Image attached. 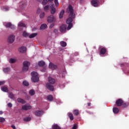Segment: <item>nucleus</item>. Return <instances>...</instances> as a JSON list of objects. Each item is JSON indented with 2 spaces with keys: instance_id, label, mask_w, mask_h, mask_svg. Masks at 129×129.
<instances>
[{
  "instance_id": "f257e3e1",
  "label": "nucleus",
  "mask_w": 129,
  "mask_h": 129,
  "mask_svg": "<svg viewBox=\"0 0 129 129\" xmlns=\"http://www.w3.org/2000/svg\"><path fill=\"white\" fill-rule=\"evenodd\" d=\"M68 9L70 14L69 16V18L67 20V24H69L67 30H69L71 29V28H72V27H73L72 22L73 21V19H74V18H75V14L73 13V8H72V6H69Z\"/></svg>"
},
{
  "instance_id": "f03ea898",
  "label": "nucleus",
  "mask_w": 129,
  "mask_h": 129,
  "mask_svg": "<svg viewBox=\"0 0 129 129\" xmlns=\"http://www.w3.org/2000/svg\"><path fill=\"white\" fill-rule=\"evenodd\" d=\"M54 83H55V79L51 77H48V83L46 84V87H47L48 89H49V90L53 91V90H54V87L51 84H54Z\"/></svg>"
},
{
  "instance_id": "7ed1b4c3",
  "label": "nucleus",
  "mask_w": 129,
  "mask_h": 129,
  "mask_svg": "<svg viewBox=\"0 0 129 129\" xmlns=\"http://www.w3.org/2000/svg\"><path fill=\"white\" fill-rule=\"evenodd\" d=\"M31 80L33 82H38L40 78H39V74L37 72H32L31 73Z\"/></svg>"
},
{
  "instance_id": "20e7f679",
  "label": "nucleus",
  "mask_w": 129,
  "mask_h": 129,
  "mask_svg": "<svg viewBox=\"0 0 129 129\" xmlns=\"http://www.w3.org/2000/svg\"><path fill=\"white\" fill-rule=\"evenodd\" d=\"M47 22L49 24L55 23V22H56V17L52 14L48 16L47 18Z\"/></svg>"
},
{
  "instance_id": "39448f33",
  "label": "nucleus",
  "mask_w": 129,
  "mask_h": 129,
  "mask_svg": "<svg viewBox=\"0 0 129 129\" xmlns=\"http://www.w3.org/2000/svg\"><path fill=\"white\" fill-rule=\"evenodd\" d=\"M54 1V5L55 7H58L59 6V2H58V0H43L42 2V4L45 6V5H47L49 2H53Z\"/></svg>"
},
{
  "instance_id": "423d86ee",
  "label": "nucleus",
  "mask_w": 129,
  "mask_h": 129,
  "mask_svg": "<svg viewBox=\"0 0 129 129\" xmlns=\"http://www.w3.org/2000/svg\"><path fill=\"white\" fill-rule=\"evenodd\" d=\"M116 104L117 106H123L124 107H125L126 106V103H124L122 100L121 99H119L116 100Z\"/></svg>"
},
{
  "instance_id": "0eeeda50",
  "label": "nucleus",
  "mask_w": 129,
  "mask_h": 129,
  "mask_svg": "<svg viewBox=\"0 0 129 129\" xmlns=\"http://www.w3.org/2000/svg\"><path fill=\"white\" fill-rule=\"evenodd\" d=\"M4 25L6 27V28H10L13 30L16 29V26L13 24H12L11 22H5Z\"/></svg>"
},
{
  "instance_id": "6e6552de",
  "label": "nucleus",
  "mask_w": 129,
  "mask_h": 129,
  "mask_svg": "<svg viewBox=\"0 0 129 129\" xmlns=\"http://www.w3.org/2000/svg\"><path fill=\"white\" fill-rule=\"evenodd\" d=\"M16 38V36L14 35L11 34L9 35L8 38V42L10 44H12L15 42V39Z\"/></svg>"
},
{
  "instance_id": "1a4fd4ad",
  "label": "nucleus",
  "mask_w": 129,
  "mask_h": 129,
  "mask_svg": "<svg viewBox=\"0 0 129 129\" xmlns=\"http://www.w3.org/2000/svg\"><path fill=\"white\" fill-rule=\"evenodd\" d=\"M49 7L50 8V13L51 14V15H54V14H55V13H56V12L57 11L56 10V8H55V7L54 6L53 4H50Z\"/></svg>"
},
{
  "instance_id": "9d476101",
  "label": "nucleus",
  "mask_w": 129,
  "mask_h": 129,
  "mask_svg": "<svg viewBox=\"0 0 129 129\" xmlns=\"http://www.w3.org/2000/svg\"><path fill=\"white\" fill-rule=\"evenodd\" d=\"M106 54V48L103 46H101L100 48V56H103Z\"/></svg>"
},
{
  "instance_id": "9b49d317",
  "label": "nucleus",
  "mask_w": 129,
  "mask_h": 129,
  "mask_svg": "<svg viewBox=\"0 0 129 129\" xmlns=\"http://www.w3.org/2000/svg\"><path fill=\"white\" fill-rule=\"evenodd\" d=\"M32 108V106L29 104H26L22 106V110H29V109H31Z\"/></svg>"
},
{
  "instance_id": "f8f14e48",
  "label": "nucleus",
  "mask_w": 129,
  "mask_h": 129,
  "mask_svg": "<svg viewBox=\"0 0 129 129\" xmlns=\"http://www.w3.org/2000/svg\"><path fill=\"white\" fill-rule=\"evenodd\" d=\"M18 30L20 31H23V28L22 27H24L25 28L26 24H25L24 23L20 22L18 24Z\"/></svg>"
},
{
  "instance_id": "ddd939ff",
  "label": "nucleus",
  "mask_w": 129,
  "mask_h": 129,
  "mask_svg": "<svg viewBox=\"0 0 129 129\" xmlns=\"http://www.w3.org/2000/svg\"><path fill=\"white\" fill-rule=\"evenodd\" d=\"M43 114H44V111L42 110H37L35 112V115L36 116H41Z\"/></svg>"
},
{
  "instance_id": "4468645a",
  "label": "nucleus",
  "mask_w": 129,
  "mask_h": 129,
  "mask_svg": "<svg viewBox=\"0 0 129 129\" xmlns=\"http://www.w3.org/2000/svg\"><path fill=\"white\" fill-rule=\"evenodd\" d=\"M18 51L20 53H26L27 52V47L25 46H21L18 48Z\"/></svg>"
},
{
  "instance_id": "2eb2a0df",
  "label": "nucleus",
  "mask_w": 129,
  "mask_h": 129,
  "mask_svg": "<svg viewBox=\"0 0 129 129\" xmlns=\"http://www.w3.org/2000/svg\"><path fill=\"white\" fill-rule=\"evenodd\" d=\"M27 7V1H23L20 3V8L22 10L25 9Z\"/></svg>"
},
{
  "instance_id": "dca6fc26",
  "label": "nucleus",
  "mask_w": 129,
  "mask_h": 129,
  "mask_svg": "<svg viewBox=\"0 0 129 129\" xmlns=\"http://www.w3.org/2000/svg\"><path fill=\"white\" fill-rule=\"evenodd\" d=\"M49 68L50 69H51V70H55V69H57V66H56V64H54V63L52 62H50Z\"/></svg>"
},
{
  "instance_id": "f3484780",
  "label": "nucleus",
  "mask_w": 129,
  "mask_h": 129,
  "mask_svg": "<svg viewBox=\"0 0 129 129\" xmlns=\"http://www.w3.org/2000/svg\"><path fill=\"white\" fill-rule=\"evenodd\" d=\"M91 5L93 7H98V1L97 0H92L91 1Z\"/></svg>"
},
{
  "instance_id": "a211bd4d",
  "label": "nucleus",
  "mask_w": 129,
  "mask_h": 129,
  "mask_svg": "<svg viewBox=\"0 0 129 129\" xmlns=\"http://www.w3.org/2000/svg\"><path fill=\"white\" fill-rule=\"evenodd\" d=\"M67 26L65 25H62L59 28V30L61 33H64L66 31Z\"/></svg>"
},
{
  "instance_id": "6ab92c4d",
  "label": "nucleus",
  "mask_w": 129,
  "mask_h": 129,
  "mask_svg": "<svg viewBox=\"0 0 129 129\" xmlns=\"http://www.w3.org/2000/svg\"><path fill=\"white\" fill-rule=\"evenodd\" d=\"M3 72L5 73V74H8L9 72L11 71V68L8 67V68H4L3 69Z\"/></svg>"
},
{
  "instance_id": "aec40b11",
  "label": "nucleus",
  "mask_w": 129,
  "mask_h": 129,
  "mask_svg": "<svg viewBox=\"0 0 129 129\" xmlns=\"http://www.w3.org/2000/svg\"><path fill=\"white\" fill-rule=\"evenodd\" d=\"M1 10L4 12H8L10 11V7L9 6H2L1 7Z\"/></svg>"
},
{
  "instance_id": "412c9836",
  "label": "nucleus",
  "mask_w": 129,
  "mask_h": 129,
  "mask_svg": "<svg viewBox=\"0 0 129 129\" xmlns=\"http://www.w3.org/2000/svg\"><path fill=\"white\" fill-rule=\"evenodd\" d=\"M17 61V59L16 58H10L9 62L11 64H14V63H16Z\"/></svg>"
},
{
  "instance_id": "4be33fe9",
  "label": "nucleus",
  "mask_w": 129,
  "mask_h": 129,
  "mask_svg": "<svg viewBox=\"0 0 129 129\" xmlns=\"http://www.w3.org/2000/svg\"><path fill=\"white\" fill-rule=\"evenodd\" d=\"M30 65H31V63L28 61H24L23 63V66H25L26 67H30Z\"/></svg>"
},
{
  "instance_id": "5701e85b",
  "label": "nucleus",
  "mask_w": 129,
  "mask_h": 129,
  "mask_svg": "<svg viewBox=\"0 0 129 129\" xmlns=\"http://www.w3.org/2000/svg\"><path fill=\"white\" fill-rule=\"evenodd\" d=\"M37 35H38V33H32L29 35V38L30 39H33V38H35V37H37Z\"/></svg>"
},
{
  "instance_id": "b1692460",
  "label": "nucleus",
  "mask_w": 129,
  "mask_h": 129,
  "mask_svg": "<svg viewBox=\"0 0 129 129\" xmlns=\"http://www.w3.org/2000/svg\"><path fill=\"white\" fill-rule=\"evenodd\" d=\"M1 90L4 92H9V89L6 86H3L1 88Z\"/></svg>"
},
{
  "instance_id": "393cba45",
  "label": "nucleus",
  "mask_w": 129,
  "mask_h": 129,
  "mask_svg": "<svg viewBox=\"0 0 129 129\" xmlns=\"http://www.w3.org/2000/svg\"><path fill=\"white\" fill-rule=\"evenodd\" d=\"M17 101L18 102H20V103H22V104H24V103H26V101H25V100H24L22 98H18L17 99Z\"/></svg>"
},
{
  "instance_id": "a878e982",
  "label": "nucleus",
  "mask_w": 129,
  "mask_h": 129,
  "mask_svg": "<svg viewBox=\"0 0 129 129\" xmlns=\"http://www.w3.org/2000/svg\"><path fill=\"white\" fill-rule=\"evenodd\" d=\"M47 24H43L41 25L40 29V30H45V29H47Z\"/></svg>"
},
{
  "instance_id": "bb28decb",
  "label": "nucleus",
  "mask_w": 129,
  "mask_h": 129,
  "mask_svg": "<svg viewBox=\"0 0 129 129\" xmlns=\"http://www.w3.org/2000/svg\"><path fill=\"white\" fill-rule=\"evenodd\" d=\"M8 97L11 99H15V95L13 93H9L8 94Z\"/></svg>"
},
{
  "instance_id": "cd10ccee",
  "label": "nucleus",
  "mask_w": 129,
  "mask_h": 129,
  "mask_svg": "<svg viewBox=\"0 0 129 129\" xmlns=\"http://www.w3.org/2000/svg\"><path fill=\"white\" fill-rule=\"evenodd\" d=\"M53 129H61V127L57 124H54L52 126Z\"/></svg>"
},
{
  "instance_id": "c85d7f7f",
  "label": "nucleus",
  "mask_w": 129,
  "mask_h": 129,
  "mask_svg": "<svg viewBox=\"0 0 129 129\" xmlns=\"http://www.w3.org/2000/svg\"><path fill=\"white\" fill-rule=\"evenodd\" d=\"M49 10H50V6H49V5L45 6L44 7V12H49Z\"/></svg>"
},
{
  "instance_id": "c756f323",
  "label": "nucleus",
  "mask_w": 129,
  "mask_h": 129,
  "mask_svg": "<svg viewBox=\"0 0 129 129\" xmlns=\"http://www.w3.org/2000/svg\"><path fill=\"white\" fill-rule=\"evenodd\" d=\"M65 13V11H64V10H62L59 15V19H62V18H63V16L64 15V13Z\"/></svg>"
},
{
  "instance_id": "7c9ffc66",
  "label": "nucleus",
  "mask_w": 129,
  "mask_h": 129,
  "mask_svg": "<svg viewBox=\"0 0 129 129\" xmlns=\"http://www.w3.org/2000/svg\"><path fill=\"white\" fill-rule=\"evenodd\" d=\"M29 70V68L28 67H25V66H23L22 71L23 72H27Z\"/></svg>"
},
{
  "instance_id": "2f4dec72",
  "label": "nucleus",
  "mask_w": 129,
  "mask_h": 129,
  "mask_svg": "<svg viewBox=\"0 0 129 129\" xmlns=\"http://www.w3.org/2000/svg\"><path fill=\"white\" fill-rule=\"evenodd\" d=\"M119 111V110L118 109V108H116V107H114L113 108V112L115 114L117 113Z\"/></svg>"
},
{
  "instance_id": "473e14b6",
  "label": "nucleus",
  "mask_w": 129,
  "mask_h": 129,
  "mask_svg": "<svg viewBox=\"0 0 129 129\" xmlns=\"http://www.w3.org/2000/svg\"><path fill=\"white\" fill-rule=\"evenodd\" d=\"M60 46H61L62 47H66V46H67V43H66V42L63 41H60Z\"/></svg>"
},
{
  "instance_id": "72a5a7b5",
  "label": "nucleus",
  "mask_w": 129,
  "mask_h": 129,
  "mask_svg": "<svg viewBox=\"0 0 129 129\" xmlns=\"http://www.w3.org/2000/svg\"><path fill=\"white\" fill-rule=\"evenodd\" d=\"M38 65L40 67H42V66H44V65H45V62H44L43 60H41L38 62Z\"/></svg>"
},
{
  "instance_id": "f704fd0d",
  "label": "nucleus",
  "mask_w": 129,
  "mask_h": 129,
  "mask_svg": "<svg viewBox=\"0 0 129 129\" xmlns=\"http://www.w3.org/2000/svg\"><path fill=\"white\" fill-rule=\"evenodd\" d=\"M29 93L30 95L33 96L35 95V92L33 89H31L29 91Z\"/></svg>"
},
{
  "instance_id": "c9c22d12",
  "label": "nucleus",
  "mask_w": 129,
  "mask_h": 129,
  "mask_svg": "<svg viewBox=\"0 0 129 129\" xmlns=\"http://www.w3.org/2000/svg\"><path fill=\"white\" fill-rule=\"evenodd\" d=\"M68 116L70 117L71 120H73L74 119V117H73V114L72 113H68Z\"/></svg>"
},
{
  "instance_id": "e433bc0d",
  "label": "nucleus",
  "mask_w": 129,
  "mask_h": 129,
  "mask_svg": "<svg viewBox=\"0 0 129 129\" xmlns=\"http://www.w3.org/2000/svg\"><path fill=\"white\" fill-rule=\"evenodd\" d=\"M47 99L49 101H53V96L49 95L47 96Z\"/></svg>"
},
{
  "instance_id": "4c0bfd02",
  "label": "nucleus",
  "mask_w": 129,
  "mask_h": 129,
  "mask_svg": "<svg viewBox=\"0 0 129 129\" xmlns=\"http://www.w3.org/2000/svg\"><path fill=\"white\" fill-rule=\"evenodd\" d=\"M42 11H43V9L38 8L36 11V14L37 15H39V14L42 12Z\"/></svg>"
},
{
  "instance_id": "58836bf2",
  "label": "nucleus",
  "mask_w": 129,
  "mask_h": 129,
  "mask_svg": "<svg viewBox=\"0 0 129 129\" xmlns=\"http://www.w3.org/2000/svg\"><path fill=\"white\" fill-rule=\"evenodd\" d=\"M23 85L24 86H29V82L27 81H24L23 82Z\"/></svg>"
},
{
  "instance_id": "ea45409f",
  "label": "nucleus",
  "mask_w": 129,
  "mask_h": 129,
  "mask_svg": "<svg viewBox=\"0 0 129 129\" xmlns=\"http://www.w3.org/2000/svg\"><path fill=\"white\" fill-rule=\"evenodd\" d=\"M23 37H29V33H28V32H26V31H24L23 32Z\"/></svg>"
},
{
  "instance_id": "a19ab883",
  "label": "nucleus",
  "mask_w": 129,
  "mask_h": 129,
  "mask_svg": "<svg viewBox=\"0 0 129 129\" xmlns=\"http://www.w3.org/2000/svg\"><path fill=\"white\" fill-rule=\"evenodd\" d=\"M73 113L75 115H78L79 114V111L78 110H74Z\"/></svg>"
},
{
  "instance_id": "79ce46f5",
  "label": "nucleus",
  "mask_w": 129,
  "mask_h": 129,
  "mask_svg": "<svg viewBox=\"0 0 129 129\" xmlns=\"http://www.w3.org/2000/svg\"><path fill=\"white\" fill-rule=\"evenodd\" d=\"M45 17V13L44 12H42L41 13H40V15H39V18L40 19H43V18H44Z\"/></svg>"
},
{
  "instance_id": "37998d69",
  "label": "nucleus",
  "mask_w": 129,
  "mask_h": 129,
  "mask_svg": "<svg viewBox=\"0 0 129 129\" xmlns=\"http://www.w3.org/2000/svg\"><path fill=\"white\" fill-rule=\"evenodd\" d=\"M24 121H30L31 120V117H27L24 118Z\"/></svg>"
},
{
  "instance_id": "c03bdc74",
  "label": "nucleus",
  "mask_w": 129,
  "mask_h": 129,
  "mask_svg": "<svg viewBox=\"0 0 129 129\" xmlns=\"http://www.w3.org/2000/svg\"><path fill=\"white\" fill-rule=\"evenodd\" d=\"M5 121H6V118L0 117V122H5Z\"/></svg>"
},
{
  "instance_id": "a18cd8bd",
  "label": "nucleus",
  "mask_w": 129,
  "mask_h": 129,
  "mask_svg": "<svg viewBox=\"0 0 129 129\" xmlns=\"http://www.w3.org/2000/svg\"><path fill=\"white\" fill-rule=\"evenodd\" d=\"M54 26H55V24H54V23H51V24L49 25L50 29H52V28H53Z\"/></svg>"
},
{
  "instance_id": "49530a36",
  "label": "nucleus",
  "mask_w": 129,
  "mask_h": 129,
  "mask_svg": "<svg viewBox=\"0 0 129 129\" xmlns=\"http://www.w3.org/2000/svg\"><path fill=\"white\" fill-rule=\"evenodd\" d=\"M5 83H6V81H0V85H4V84H5Z\"/></svg>"
},
{
  "instance_id": "de8ad7c7",
  "label": "nucleus",
  "mask_w": 129,
  "mask_h": 129,
  "mask_svg": "<svg viewBox=\"0 0 129 129\" xmlns=\"http://www.w3.org/2000/svg\"><path fill=\"white\" fill-rule=\"evenodd\" d=\"M78 125L77 124H75L74 126H73L72 129H77Z\"/></svg>"
},
{
  "instance_id": "09e8293b",
  "label": "nucleus",
  "mask_w": 129,
  "mask_h": 129,
  "mask_svg": "<svg viewBox=\"0 0 129 129\" xmlns=\"http://www.w3.org/2000/svg\"><path fill=\"white\" fill-rule=\"evenodd\" d=\"M55 102H56L57 103H58V104H60V103H62V102L59 100L56 99L55 100Z\"/></svg>"
},
{
  "instance_id": "8fccbe9b",
  "label": "nucleus",
  "mask_w": 129,
  "mask_h": 129,
  "mask_svg": "<svg viewBox=\"0 0 129 129\" xmlns=\"http://www.w3.org/2000/svg\"><path fill=\"white\" fill-rule=\"evenodd\" d=\"M8 107H13V104L12 103H9L8 104Z\"/></svg>"
},
{
  "instance_id": "3c124183",
  "label": "nucleus",
  "mask_w": 129,
  "mask_h": 129,
  "mask_svg": "<svg viewBox=\"0 0 129 129\" xmlns=\"http://www.w3.org/2000/svg\"><path fill=\"white\" fill-rule=\"evenodd\" d=\"M38 28L37 27H34L32 29V31H33V32H35V31H36V30H37Z\"/></svg>"
},
{
  "instance_id": "603ef678",
  "label": "nucleus",
  "mask_w": 129,
  "mask_h": 129,
  "mask_svg": "<svg viewBox=\"0 0 129 129\" xmlns=\"http://www.w3.org/2000/svg\"><path fill=\"white\" fill-rule=\"evenodd\" d=\"M53 32L55 33H57V32H58V29H54L53 30Z\"/></svg>"
},
{
  "instance_id": "864d4df0",
  "label": "nucleus",
  "mask_w": 129,
  "mask_h": 129,
  "mask_svg": "<svg viewBox=\"0 0 129 129\" xmlns=\"http://www.w3.org/2000/svg\"><path fill=\"white\" fill-rule=\"evenodd\" d=\"M42 72H45L46 71V68H43L42 70H41Z\"/></svg>"
},
{
  "instance_id": "5fc2aeb1",
  "label": "nucleus",
  "mask_w": 129,
  "mask_h": 129,
  "mask_svg": "<svg viewBox=\"0 0 129 129\" xmlns=\"http://www.w3.org/2000/svg\"><path fill=\"white\" fill-rule=\"evenodd\" d=\"M80 3L83 4V3H84V0H80Z\"/></svg>"
},
{
  "instance_id": "6e6d98bb",
  "label": "nucleus",
  "mask_w": 129,
  "mask_h": 129,
  "mask_svg": "<svg viewBox=\"0 0 129 129\" xmlns=\"http://www.w3.org/2000/svg\"><path fill=\"white\" fill-rule=\"evenodd\" d=\"M12 128H13V129H16V126H15V125H12Z\"/></svg>"
},
{
  "instance_id": "4d7b16f0",
  "label": "nucleus",
  "mask_w": 129,
  "mask_h": 129,
  "mask_svg": "<svg viewBox=\"0 0 129 129\" xmlns=\"http://www.w3.org/2000/svg\"><path fill=\"white\" fill-rule=\"evenodd\" d=\"M4 113V111H0V115H2Z\"/></svg>"
},
{
  "instance_id": "13d9d810",
  "label": "nucleus",
  "mask_w": 129,
  "mask_h": 129,
  "mask_svg": "<svg viewBox=\"0 0 129 129\" xmlns=\"http://www.w3.org/2000/svg\"><path fill=\"white\" fill-rule=\"evenodd\" d=\"M88 105L89 106H90V103H88Z\"/></svg>"
},
{
  "instance_id": "bf43d9fd",
  "label": "nucleus",
  "mask_w": 129,
  "mask_h": 129,
  "mask_svg": "<svg viewBox=\"0 0 129 129\" xmlns=\"http://www.w3.org/2000/svg\"><path fill=\"white\" fill-rule=\"evenodd\" d=\"M38 1V2H41V1H42V0H37Z\"/></svg>"
}]
</instances>
